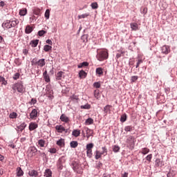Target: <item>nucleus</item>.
<instances>
[{"label":"nucleus","instance_id":"f257e3e1","mask_svg":"<svg viewBox=\"0 0 177 177\" xmlns=\"http://www.w3.org/2000/svg\"><path fill=\"white\" fill-rule=\"evenodd\" d=\"M12 89H13L15 92L17 91L19 93H24V92H26V88H24L22 82L14 84L12 86Z\"/></svg>","mask_w":177,"mask_h":177},{"label":"nucleus","instance_id":"f03ea898","mask_svg":"<svg viewBox=\"0 0 177 177\" xmlns=\"http://www.w3.org/2000/svg\"><path fill=\"white\" fill-rule=\"evenodd\" d=\"M96 57L97 59L99 60V62L107 60V59H109V53L103 50L97 51Z\"/></svg>","mask_w":177,"mask_h":177},{"label":"nucleus","instance_id":"7ed1b4c3","mask_svg":"<svg viewBox=\"0 0 177 177\" xmlns=\"http://www.w3.org/2000/svg\"><path fill=\"white\" fill-rule=\"evenodd\" d=\"M19 24V20L16 19L14 21L8 20L2 24L3 28H12V27H16Z\"/></svg>","mask_w":177,"mask_h":177},{"label":"nucleus","instance_id":"20e7f679","mask_svg":"<svg viewBox=\"0 0 177 177\" xmlns=\"http://www.w3.org/2000/svg\"><path fill=\"white\" fill-rule=\"evenodd\" d=\"M32 66H37V67H44L46 62H45V59H41L37 60V58H34L32 62Z\"/></svg>","mask_w":177,"mask_h":177},{"label":"nucleus","instance_id":"39448f33","mask_svg":"<svg viewBox=\"0 0 177 177\" xmlns=\"http://www.w3.org/2000/svg\"><path fill=\"white\" fill-rule=\"evenodd\" d=\"M93 143L87 144L86 146V155L88 158H92V149H93Z\"/></svg>","mask_w":177,"mask_h":177},{"label":"nucleus","instance_id":"423d86ee","mask_svg":"<svg viewBox=\"0 0 177 177\" xmlns=\"http://www.w3.org/2000/svg\"><path fill=\"white\" fill-rule=\"evenodd\" d=\"M73 169L77 174H82V167H81V165L76 162L73 163Z\"/></svg>","mask_w":177,"mask_h":177},{"label":"nucleus","instance_id":"0eeeda50","mask_svg":"<svg viewBox=\"0 0 177 177\" xmlns=\"http://www.w3.org/2000/svg\"><path fill=\"white\" fill-rule=\"evenodd\" d=\"M37 151H38V149H37V147H30L28 150V153L30 157L35 156Z\"/></svg>","mask_w":177,"mask_h":177},{"label":"nucleus","instance_id":"6e6552de","mask_svg":"<svg viewBox=\"0 0 177 177\" xmlns=\"http://www.w3.org/2000/svg\"><path fill=\"white\" fill-rule=\"evenodd\" d=\"M37 146L38 147H46V146H48V142L44 139H40L37 141Z\"/></svg>","mask_w":177,"mask_h":177},{"label":"nucleus","instance_id":"1a4fd4ad","mask_svg":"<svg viewBox=\"0 0 177 177\" xmlns=\"http://www.w3.org/2000/svg\"><path fill=\"white\" fill-rule=\"evenodd\" d=\"M161 52L164 55H168L171 52V48L169 46L165 45L161 48Z\"/></svg>","mask_w":177,"mask_h":177},{"label":"nucleus","instance_id":"9d476101","mask_svg":"<svg viewBox=\"0 0 177 177\" xmlns=\"http://www.w3.org/2000/svg\"><path fill=\"white\" fill-rule=\"evenodd\" d=\"M63 162H66V159L64 158V156H62L58 160L57 168L59 169H63Z\"/></svg>","mask_w":177,"mask_h":177},{"label":"nucleus","instance_id":"9b49d317","mask_svg":"<svg viewBox=\"0 0 177 177\" xmlns=\"http://www.w3.org/2000/svg\"><path fill=\"white\" fill-rule=\"evenodd\" d=\"M60 120L62 122H65L66 124H68L70 122V118L66 115V114H62L60 116Z\"/></svg>","mask_w":177,"mask_h":177},{"label":"nucleus","instance_id":"f8f14e48","mask_svg":"<svg viewBox=\"0 0 177 177\" xmlns=\"http://www.w3.org/2000/svg\"><path fill=\"white\" fill-rule=\"evenodd\" d=\"M55 129H56L57 132H58V133H63V132H64V131H66V128H64V127H63V125H57L55 127Z\"/></svg>","mask_w":177,"mask_h":177},{"label":"nucleus","instance_id":"ddd939ff","mask_svg":"<svg viewBox=\"0 0 177 177\" xmlns=\"http://www.w3.org/2000/svg\"><path fill=\"white\" fill-rule=\"evenodd\" d=\"M111 107H113L111 105H106L104 107V112L106 115H107V114H110L111 113Z\"/></svg>","mask_w":177,"mask_h":177},{"label":"nucleus","instance_id":"4468645a","mask_svg":"<svg viewBox=\"0 0 177 177\" xmlns=\"http://www.w3.org/2000/svg\"><path fill=\"white\" fill-rule=\"evenodd\" d=\"M16 174H17V176L21 177L23 176V175H24V171H23V169H21V167H18L16 169Z\"/></svg>","mask_w":177,"mask_h":177},{"label":"nucleus","instance_id":"2eb2a0df","mask_svg":"<svg viewBox=\"0 0 177 177\" xmlns=\"http://www.w3.org/2000/svg\"><path fill=\"white\" fill-rule=\"evenodd\" d=\"M38 117V111L37 109H33L30 113V118L32 119L37 118Z\"/></svg>","mask_w":177,"mask_h":177},{"label":"nucleus","instance_id":"dca6fc26","mask_svg":"<svg viewBox=\"0 0 177 177\" xmlns=\"http://www.w3.org/2000/svg\"><path fill=\"white\" fill-rule=\"evenodd\" d=\"M85 131H86V138H87V139H89L91 138V136H92V135L93 134V131H92L91 129H90L88 127L85 128Z\"/></svg>","mask_w":177,"mask_h":177},{"label":"nucleus","instance_id":"f3484780","mask_svg":"<svg viewBox=\"0 0 177 177\" xmlns=\"http://www.w3.org/2000/svg\"><path fill=\"white\" fill-rule=\"evenodd\" d=\"M38 128V124L35 122H30L29 124V131H34Z\"/></svg>","mask_w":177,"mask_h":177},{"label":"nucleus","instance_id":"a211bd4d","mask_svg":"<svg viewBox=\"0 0 177 177\" xmlns=\"http://www.w3.org/2000/svg\"><path fill=\"white\" fill-rule=\"evenodd\" d=\"M130 26L133 31H137V30H139V25H138L137 23H131Z\"/></svg>","mask_w":177,"mask_h":177},{"label":"nucleus","instance_id":"6ab92c4d","mask_svg":"<svg viewBox=\"0 0 177 177\" xmlns=\"http://www.w3.org/2000/svg\"><path fill=\"white\" fill-rule=\"evenodd\" d=\"M164 165V162L161 161L160 158H157L155 161L156 167H162Z\"/></svg>","mask_w":177,"mask_h":177},{"label":"nucleus","instance_id":"aec40b11","mask_svg":"<svg viewBox=\"0 0 177 177\" xmlns=\"http://www.w3.org/2000/svg\"><path fill=\"white\" fill-rule=\"evenodd\" d=\"M39 42V39L32 40L30 43V45H31L32 48H37V46H38Z\"/></svg>","mask_w":177,"mask_h":177},{"label":"nucleus","instance_id":"412c9836","mask_svg":"<svg viewBox=\"0 0 177 177\" xmlns=\"http://www.w3.org/2000/svg\"><path fill=\"white\" fill-rule=\"evenodd\" d=\"M73 136H75V138H78L81 135V131L78 129H75L72 132Z\"/></svg>","mask_w":177,"mask_h":177},{"label":"nucleus","instance_id":"4be33fe9","mask_svg":"<svg viewBox=\"0 0 177 177\" xmlns=\"http://www.w3.org/2000/svg\"><path fill=\"white\" fill-rule=\"evenodd\" d=\"M142 63H143V59H142V56L139 55L137 57V64L136 68H138L139 67V66H140V64H142Z\"/></svg>","mask_w":177,"mask_h":177},{"label":"nucleus","instance_id":"5701e85b","mask_svg":"<svg viewBox=\"0 0 177 177\" xmlns=\"http://www.w3.org/2000/svg\"><path fill=\"white\" fill-rule=\"evenodd\" d=\"M26 127H27V124L26 122H23L19 126H17V128L21 131V132H23L24 129H26Z\"/></svg>","mask_w":177,"mask_h":177},{"label":"nucleus","instance_id":"b1692460","mask_svg":"<svg viewBox=\"0 0 177 177\" xmlns=\"http://www.w3.org/2000/svg\"><path fill=\"white\" fill-rule=\"evenodd\" d=\"M29 176L37 177L38 176V171L37 170H31L28 172Z\"/></svg>","mask_w":177,"mask_h":177},{"label":"nucleus","instance_id":"393cba45","mask_svg":"<svg viewBox=\"0 0 177 177\" xmlns=\"http://www.w3.org/2000/svg\"><path fill=\"white\" fill-rule=\"evenodd\" d=\"M133 136H129L127 140V142L128 143V145H129L130 146H132L133 145Z\"/></svg>","mask_w":177,"mask_h":177},{"label":"nucleus","instance_id":"a878e982","mask_svg":"<svg viewBox=\"0 0 177 177\" xmlns=\"http://www.w3.org/2000/svg\"><path fill=\"white\" fill-rule=\"evenodd\" d=\"M43 77L46 81V82H50V78L49 77V75H48V71H45L44 73H43Z\"/></svg>","mask_w":177,"mask_h":177},{"label":"nucleus","instance_id":"bb28decb","mask_svg":"<svg viewBox=\"0 0 177 177\" xmlns=\"http://www.w3.org/2000/svg\"><path fill=\"white\" fill-rule=\"evenodd\" d=\"M25 32L26 34H31L32 32V27L30 25L26 26Z\"/></svg>","mask_w":177,"mask_h":177},{"label":"nucleus","instance_id":"cd10ccee","mask_svg":"<svg viewBox=\"0 0 177 177\" xmlns=\"http://www.w3.org/2000/svg\"><path fill=\"white\" fill-rule=\"evenodd\" d=\"M64 74V72L63 71H59L56 74V80L57 81H60L62 80L63 75Z\"/></svg>","mask_w":177,"mask_h":177},{"label":"nucleus","instance_id":"c85d7f7f","mask_svg":"<svg viewBox=\"0 0 177 177\" xmlns=\"http://www.w3.org/2000/svg\"><path fill=\"white\" fill-rule=\"evenodd\" d=\"M44 176L51 177L52 176V171L49 169H46V171L44 172Z\"/></svg>","mask_w":177,"mask_h":177},{"label":"nucleus","instance_id":"c756f323","mask_svg":"<svg viewBox=\"0 0 177 177\" xmlns=\"http://www.w3.org/2000/svg\"><path fill=\"white\" fill-rule=\"evenodd\" d=\"M95 160H99V158H100L102 156H103L102 152H100V151H95Z\"/></svg>","mask_w":177,"mask_h":177},{"label":"nucleus","instance_id":"7c9ffc66","mask_svg":"<svg viewBox=\"0 0 177 177\" xmlns=\"http://www.w3.org/2000/svg\"><path fill=\"white\" fill-rule=\"evenodd\" d=\"M46 95H48V97L50 99H52L53 97V90L48 89L47 90Z\"/></svg>","mask_w":177,"mask_h":177},{"label":"nucleus","instance_id":"2f4dec72","mask_svg":"<svg viewBox=\"0 0 177 177\" xmlns=\"http://www.w3.org/2000/svg\"><path fill=\"white\" fill-rule=\"evenodd\" d=\"M175 175H176V171L170 169L169 172L167 174V177H174Z\"/></svg>","mask_w":177,"mask_h":177},{"label":"nucleus","instance_id":"473e14b6","mask_svg":"<svg viewBox=\"0 0 177 177\" xmlns=\"http://www.w3.org/2000/svg\"><path fill=\"white\" fill-rule=\"evenodd\" d=\"M57 145L60 147H63V146H64V139L61 138L60 140L57 141Z\"/></svg>","mask_w":177,"mask_h":177},{"label":"nucleus","instance_id":"72a5a7b5","mask_svg":"<svg viewBox=\"0 0 177 177\" xmlns=\"http://www.w3.org/2000/svg\"><path fill=\"white\" fill-rule=\"evenodd\" d=\"M70 146H71V147H72V149H75V147H78V142L71 141L70 143Z\"/></svg>","mask_w":177,"mask_h":177},{"label":"nucleus","instance_id":"f704fd0d","mask_svg":"<svg viewBox=\"0 0 177 177\" xmlns=\"http://www.w3.org/2000/svg\"><path fill=\"white\" fill-rule=\"evenodd\" d=\"M20 16H26L27 15V8H23L19 10Z\"/></svg>","mask_w":177,"mask_h":177},{"label":"nucleus","instance_id":"c9c22d12","mask_svg":"<svg viewBox=\"0 0 177 177\" xmlns=\"http://www.w3.org/2000/svg\"><path fill=\"white\" fill-rule=\"evenodd\" d=\"M120 147H118V145H113L112 147V149H113V151H114V153H118V151H120Z\"/></svg>","mask_w":177,"mask_h":177},{"label":"nucleus","instance_id":"e433bc0d","mask_svg":"<svg viewBox=\"0 0 177 177\" xmlns=\"http://www.w3.org/2000/svg\"><path fill=\"white\" fill-rule=\"evenodd\" d=\"M96 74H98L99 77H100V75H103V68H96Z\"/></svg>","mask_w":177,"mask_h":177},{"label":"nucleus","instance_id":"4c0bfd02","mask_svg":"<svg viewBox=\"0 0 177 177\" xmlns=\"http://www.w3.org/2000/svg\"><path fill=\"white\" fill-rule=\"evenodd\" d=\"M80 78H85L86 77V73L84 71H80L79 73Z\"/></svg>","mask_w":177,"mask_h":177},{"label":"nucleus","instance_id":"58836bf2","mask_svg":"<svg viewBox=\"0 0 177 177\" xmlns=\"http://www.w3.org/2000/svg\"><path fill=\"white\" fill-rule=\"evenodd\" d=\"M49 50H52V46L45 45L44 46V52H49Z\"/></svg>","mask_w":177,"mask_h":177},{"label":"nucleus","instance_id":"ea45409f","mask_svg":"<svg viewBox=\"0 0 177 177\" xmlns=\"http://www.w3.org/2000/svg\"><path fill=\"white\" fill-rule=\"evenodd\" d=\"M124 131L126 132H132V131H133V127L127 126V127H124Z\"/></svg>","mask_w":177,"mask_h":177},{"label":"nucleus","instance_id":"a19ab883","mask_svg":"<svg viewBox=\"0 0 177 177\" xmlns=\"http://www.w3.org/2000/svg\"><path fill=\"white\" fill-rule=\"evenodd\" d=\"M80 109H84V110H89V109H91V104H86L85 105H82L80 106Z\"/></svg>","mask_w":177,"mask_h":177},{"label":"nucleus","instance_id":"79ce46f5","mask_svg":"<svg viewBox=\"0 0 177 177\" xmlns=\"http://www.w3.org/2000/svg\"><path fill=\"white\" fill-rule=\"evenodd\" d=\"M120 121L121 122H125V121H127V113H124L121 115Z\"/></svg>","mask_w":177,"mask_h":177},{"label":"nucleus","instance_id":"37998d69","mask_svg":"<svg viewBox=\"0 0 177 177\" xmlns=\"http://www.w3.org/2000/svg\"><path fill=\"white\" fill-rule=\"evenodd\" d=\"M150 151L149 148H142L141 153L144 155L147 154Z\"/></svg>","mask_w":177,"mask_h":177},{"label":"nucleus","instance_id":"c03bdc74","mask_svg":"<svg viewBox=\"0 0 177 177\" xmlns=\"http://www.w3.org/2000/svg\"><path fill=\"white\" fill-rule=\"evenodd\" d=\"M89 65L88 62H83L78 65V68H82V67H86Z\"/></svg>","mask_w":177,"mask_h":177},{"label":"nucleus","instance_id":"a18cd8bd","mask_svg":"<svg viewBox=\"0 0 177 177\" xmlns=\"http://www.w3.org/2000/svg\"><path fill=\"white\" fill-rule=\"evenodd\" d=\"M86 125H91L93 124V119L89 118L86 120Z\"/></svg>","mask_w":177,"mask_h":177},{"label":"nucleus","instance_id":"49530a36","mask_svg":"<svg viewBox=\"0 0 177 177\" xmlns=\"http://www.w3.org/2000/svg\"><path fill=\"white\" fill-rule=\"evenodd\" d=\"M102 152L101 153L102 154V156H107V149H106V147H103L102 148Z\"/></svg>","mask_w":177,"mask_h":177},{"label":"nucleus","instance_id":"de8ad7c7","mask_svg":"<svg viewBox=\"0 0 177 177\" xmlns=\"http://www.w3.org/2000/svg\"><path fill=\"white\" fill-rule=\"evenodd\" d=\"M50 15V10H46L45 12L44 16L47 20L49 19Z\"/></svg>","mask_w":177,"mask_h":177},{"label":"nucleus","instance_id":"09e8293b","mask_svg":"<svg viewBox=\"0 0 177 177\" xmlns=\"http://www.w3.org/2000/svg\"><path fill=\"white\" fill-rule=\"evenodd\" d=\"M10 118L15 119L17 118V113L15 112H12L10 114Z\"/></svg>","mask_w":177,"mask_h":177},{"label":"nucleus","instance_id":"8fccbe9b","mask_svg":"<svg viewBox=\"0 0 177 177\" xmlns=\"http://www.w3.org/2000/svg\"><path fill=\"white\" fill-rule=\"evenodd\" d=\"M33 13H34V15H36L37 16H39V15L41 13V10L39 8H36L34 10Z\"/></svg>","mask_w":177,"mask_h":177},{"label":"nucleus","instance_id":"3c124183","mask_svg":"<svg viewBox=\"0 0 177 177\" xmlns=\"http://www.w3.org/2000/svg\"><path fill=\"white\" fill-rule=\"evenodd\" d=\"M19 78H20V73H16L14 75H13V80H15V81L19 80Z\"/></svg>","mask_w":177,"mask_h":177},{"label":"nucleus","instance_id":"603ef678","mask_svg":"<svg viewBox=\"0 0 177 177\" xmlns=\"http://www.w3.org/2000/svg\"><path fill=\"white\" fill-rule=\"evenodd\" d=\"M48 151H50L51 154H56L57 149H56V148H50Z\"/></svg>","mask_w":177,"mask_h":177},{"label":"nucleus","instance_id":"864d4df0","mask_svg":"<svg viewBox=\"0 0 177 177\" xmlns=\"http://www.w3.org/2000/svg\"><path fill=\"white\" fill-rule=\"evenodd\" d=\"M88 16H89V14H82L78 15V19H85V17H88Z\"/></svg>","mask_w":177,"mask_h":177},{"label":"nucleus","instance_id":"5fc2aeb1","mask_svg":"<svg viewBox=\"0 0 177 177\" xmlns=\"http://www.w3.org/2000/svg\"><path fill=\"white\" fill-rule=\"evenodd\" d=\"M0 81L2 82L3 85H6L8 84V82H6V80H5V77H0Z\"/></svg>","mask_w":177,"mask_h":177},{"label":"nucleus","instance_id":"6e6d98bb","mask_svg":"<svg viewBox=\"0 0 177 177\" xmlns=\"http://www.w3.org/2000/svg\"><path fill=\"white\" fill-rule=\"evenodd\" d=\"M91 8L92 9H97V8H99V6H97V3L96 2L92 3Z\"/></svg>","mask_w":177,"mask_h":177},{"label":"nucleus","instance_id":"4d7b16f0","mask_svg":"<svg viewBox=\"0 0 177 177\" xmlns=\"http://www.w3.org/2000/svg\"><path fill=\"white\" fill-rule=\"evenodd\" d=\"M45 34H46V31H45V30H39L38 32V35L39 37H42V35H45Z\"/></svg>","mask_w":177,"mask_h":177},{"label":"nucleus","instance_id":"13d9d810","mask_svg":"<svg viewBox=\"0 0 177 177\" xmlns=\"http://www.w3.org/2000/svg\"><path fill=\"white\" fill-rule=\"evenodd\" d=\"M93 86L94 88H96L97 89H98V88H100V82H95L93 84Z\"/></svg>","mask_w":177,"mask_h":177},{"label":"nucleus","instance_id":"bf43d9fd","mask_svg":"<svg viewBox=\"0 0 177 177\" xmlns=\"http://www.w3.org/2000/svg\"><path fill=\"white\" fill-rule=\"evenodd\" d=\"M151 158H153V155L152 154H149L146 157V160L147 161H151Z\"/></svg>","mask_w":177,"mask_h":177},{"label":"nucleus","instance_id":"052dcab7","mask_svg":"<svg viewBox=\"0 0 177 177\" xmlns=\"http://www.w3.org/2000/svg\"><path fill=\"white\" fill-rule=\"evenodd\" d=\"M138 76H132L131 77V82H135L136 81H138Z\"/></svg>","mask_w":177,"mask_h":177},{"label":"nucleus","instance_id":"680f3d73","mask_svg":"<svg viewBox=\"0 0 177 177\" xmlns=\"http://www.w3.org/2000/svg\"><path fill=\"white\" fill-rule=\"evenodd\" d=\"M23 53L24 55H25V56H27V55H28V50H27L26 48L24 49Z\"/></svg>","mask_w":177,"mask_h":177},{"label":"nucleus","instance_id":"e2e57ef3","mask_svg":"<svg viewBox=\"0 0 177 177\" xmlns=\"http://www.w3.org/2000/svg\"><path fill=\"white\" fill-rule=\"evenodd\" d=\"M102 177H111V174H107V173H104L103 174Z\"/></svg>","mask_w":177,"mask_h":177},{"label":"nucleus","instance_id":"0e129e2a","mask_svg":"<svg viewBox=\"0 0 177 177\" xmlns=\"http://www.w3.org/2000/svg\"><path fill=\"white\" fill-rule=\"evenodd\" d=\"M30 103L31 104H35V103H37V100L32 98Z\"/></svg>","mask_w":177,"mask_h":177},{"label":"nucleus","instance_id":"69168bd1","mask_svg":"<svg viewBox=\"0 0 177 177\" xmlns=\"http://www.w3.org/2000/svg\"><path fill=\"white\" fill-rule=\"evenodd\" d=\"M46 44H48V45H52V40L50 39H47L46 41Z\"/></svg>","mask_w":177,"mask_h":177},{"label":"nucleus","instance_id":"338daca9","mask_svg":"<svg viewBox=\"0 0 177 177\" xmlns=\"http://www.w3.org/2000/svg\"><path fill=\"white\" fill-rule=\"evenodd\" d=\"M5 6V2L4 1H0V8H3Z\"/></svg>","mask_w":177,"mask_h":177},{"label":"nucleus","instance_id":"774afa93","mask_svg":"<svg viewBox=\"0 0 177 177\" xmlns=\"http://www.w3.org/2000/svg\"><path fill=\"white\" fill-rule=\"evenodd\" d=\"M122 177H128V173L124 172V174H122Z\"/></svg>","mask_w":177,"mask_h":177}]
</instances>
